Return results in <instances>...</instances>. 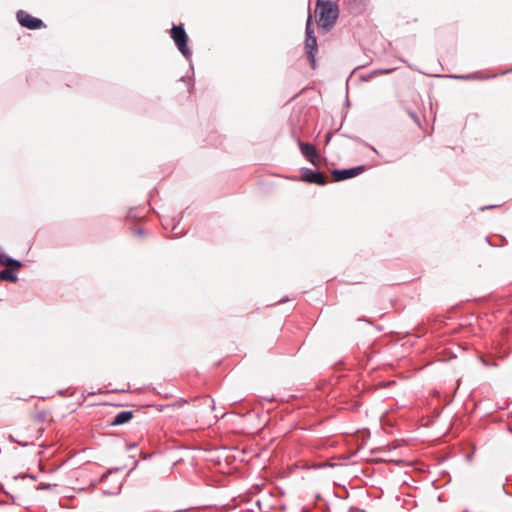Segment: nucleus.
Masks as SVG:
<instances>
[{
	"instance_id": "obj_2",
	"label": "nucleus",
	"mask_w": 512,
	"mask_h": 512,
	"mask_svg": "<svg viewBox=\"0 0 512 512\" xmlns=\"http://www.w3.org/2000/svg\"><path fill=\"white\" fill-rule=\"evenodd\" d=\"M171 37L174 40L178 50L185 58H190L191 51L187 47L188 37L182 25L173 26L171 30Z\"/></svg>"
},
{
	"instance_id": "obj_7",
	"label": "nucleus",
	"mask_w": 512,
	"mask_h": 512,
	"mask_svg": "<svg viewBox=\"0 0 512 512\" xmlns=\"http://www.w3.org/2000/svg\"><path fill=\"white\" fill-rule=\"evenodd\" d=\"M305 49L312 65L315 64V53L317 52V39L315 36H309L305 39Z\"/></svg>"
},
{
	"instance_id": "obj_15",
	"label": "nucleus",
	"mask_w": 512,
	"mask_h": 512,
	"mask_svg": "<svg viewBox=\"0 0 512 512\" xmlns=\"http://www.w3.org/2000/svg\"><path fill=\"white\" fill-rule=\"evenodd\" d=\"M460 78H462V79H471L472 76L471 75H467V76H461Z\"/></svg>"
},
{
	"instance_id": "obj_5",
	"label": "nucleus",
	"mask_w": 512,
	"mask_h": 512,
	"mask_svg": "<svg viewBox=\"0 0 512 512\" xmlns=\"http://www.w3.org/2000/svg\"><path fill=\"white\" fill-rule=\"evenodd\" d=\"M298 145L302 155L306 157L312 165L318 166L319 156L314 145L302 141H298Z\"/></svg>"
},
{
	"instance_id": "obj_12",
	"label": "nucleus",
	"mask_w": 512,
	"mask_h": 512,
	"mask_svg": "<svg viewBox=\"0 0 512 512\" xmlns=\"http://www.w3.org/2000/svg\"><path fill=\"white\" fill-rule=\"evenodd\" d=\"M177 228H178V224H174L172 226V232H173L172 237H179L182 235V232H175Z\"/></svg>"
},
{
	"instance_id": "obj_16",
	"label": "nucleus",
	"mask_w": 512,
	"mask_h": 512,
	"mask_svg": "<svg viewBox=\"0 0 512 512\" xmlns=\"http://www.w3.org/2000/svg\"><path fill=\"white\" fill-rule=\"evenodd\" d=\"M137 234L142 235V234H143L142 229H138V230H137Z\"/></svg>"
},
{
	"instance_id": "obj_6",
	"label": "nucleus",
	"mask_w": 512,
	"mask_h": 512,
	"mask_svg": "<svg viewBox=\"0 0 512 512\" xmlns=\"http://www.w3.org/2000/svg\"><path fill=\"white\" fill-rule=\"evenodd\" d=\"M302 178L306 182L318 185H325L327 183V180L322 173L313 171L309 168H304L302 170Z\"/></svg>"
},
{
	"instance_id": "obj_14",
	"label": "nucleus",
	"mask_w": 512,
	"mask_h": 512,
	"mask_svg": "<svg viewBox=\"0 0 512 512\" xmlns=\"http://www.w3.org/2000/svg\"><path fill=\"white\" fill-rule=\"evenodd\" d=\"M330 139H331V133H328L326 135V144L329 143Z\"/></svg>"
},
{
	"instance_id": "obj_17",
	"label": "nucleus",
	"mask_w": 512,
	"mask_h": 512,
	"mask_svg": "<svg viewBox=\"0 0 512 512\" xmlns=\"http://www.w3.org/2000/svg\"><path fill=\"white\" fill-rule=\"evenodd\" d=\"M108 474H109V473L104 474V475L102 476V480H105V479L108 477Z\"/></svg>"
},
{
	"instance_id": "obj_11",
	"label": "nucleus",
	"mask_w": 512,
	"mask_h": 512,
	"mask_svg": "<svg viewBox=\"0 0 512 512\" xmlns=\"http://www.w3.org/2000/svg\"><path fill=\"white\" fill-rule=\"evenodd\" d=\"M305 34H306V37L315 36L311 15H309L307 18Z\"/></svg>"
},
{
	"instance_id": "obj_18",
	"label": "nucleus",
	"mask_w": 512,
	"mask_h": 512,
	"mask_svg": "<svg viewBox=\"0 0 512 512\" xmlns=\"http://www.w3.org/2000/svg\"><path fill=\"white\" fill-rule=\"evenodd\" d=\"M27 477H30L31 479L35 480L36 477L34 475H27Z\"/></svg>"
},
{
	"instance_id": "obj_13",
	"label": "nucleus",
	"mask_w": 512,
	"mask_h": 512,
	"mask_svg": "<svg viewBox=\"0 0 512 512\" xmlns=\"http://www.w3.org/2000/svg\"><path fill=\"white\" fill-rule=\"evenodd\" d=\"M51 487H52L51 484H43V483H41V484L38 485L37 489L38 490H47V489H50Z\"/></svg>"
},
{
	"instance_id": "obj_9",
	"label": "nucleus",
	"mask_w": 512,
	"mask_h": 512,
	"mask_svg": "<svg viewBox=\"0 0 512 512\" xmlns=\"http://www.w3.org/2000/svg\"><path fill=\"white\" fill-rule=\"evenodd\" d=\"M0 264L6 266L7 268H12L14 270H18L21 268L22 264L20 261L12 259L8 256H0Z\"/></svg>"
},
{
	"instance_id": "obj_4",
	"label": "nucleus",
	"mask_w": 512,
	"mask_h": 512,
	"mask_svg": "<svg viewBox=\"0 0 512 512\" xmlns=\"http://www.w3.org/2000/svg\"><path fill=\"white\" fill-rule=\"evenodd\" d=\"M365 170L364 166H357L349 169H335L332 171V176L335 181H343L346 179L353 178L359 174H361Z\"/></svg>"
},
{
	"instance_id": "obj_8",
	"label": "nucleus",
	"mask_w": 512,
	"mask_h": 512,
	"mask_svg": "<svg viewBox=\"0 0 512 512\" xmlns=\"http://www.w3.org/2000/svg\"><path fill=\"white\" fill-rule=\"evenodd\" d=\"M133 417L132 411H121L119 412L111 422L112 426L122 425L129 422Z\"/></svg>"
},
{
	"instance_id": "obj_3",
	"label": "nucleus",
	"mask_w": 512,
	"mask_h": 512,
	"mask_svg": "<svg viewBox=\"0 0 512 512\" xmlns=\"http://www.w3.org/2000/svg\"><path fill=\"white\" fill-rule=\"evenodd\" d=\"M16 16L19 24L28 29L34 30L44 26L41 19L35 18L23 10L18 11Z\"/></svg>"
},
{
	"instance_id": "obj_1",
	"label": "nucleus",
	"mask_w": 512,
	"mask_h": 512,
	"mask_svg": "<svg viewBox=\"0 0 512 512\" xmlns=\"http://www.w3.org/2000/svg\"><path fill=\"white\" fill-rule=\"evenodd\" d=\"M315 15L319 27L330 29L339 16V8L335 2L329 0H318L315 8Z\"/></svg>"
},
{
	"instance_id": "obj_10",
	"label": "nucleus",
	"mask_w": 512,
	"mask_h": 512,
	"mask_svg": "<svg viewBox=\"0 0 512 512\" xmlns=\"http://www.w3.org/2000/svg\"><path fill=\"white\" fill-rule=\"evenodd\" d=\"M0 280H5V281H10V282L15 283V282H17L18 278L15 275V273H13L11 268H6L0 272Z\"/></svg>"
}]
</instances>
